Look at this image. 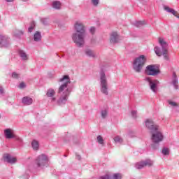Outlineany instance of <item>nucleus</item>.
<instances>
[{
  "label": "nucleus",
  "mask_w": 179,
  "mask_h": 179,
  "mask_svg": "<svg viewBox=\"0 0 179 179\" xmlns=\"http://www.w3.org/2000/svg\"><path fill=\"white\" fill-rule=\"evenodd\" d=\"M59 82L64 83L59 88L58 93L60 95V97L57 101V104H59V106H62V104H65L66 101H68V97L71 94V90H69V88L68 87V85L71 83V78H69V76L66 75L60 78Z\"/></svg>",
  "instance_id": "f257e3e1"
},
{
  "label": "nucleus",
  "mask_w": 179,
  "mask_h": 179,
  "mask_svg": "<svg viewBox=\"0 0 179 179\" xmlns=\"http://www.w3.org/2000/svg\"><path fill=\"white\" fill-rule=\"evenodd\" d=\"M146 56L145 55H140L136 59H134L133 62V69L135 71V72H137V73H140V72H142V69H143V66H145V64H146Z\"/></svg>",
  "instance_id": "f03ea898"
},
{
  "label": "nucleus",
  "mask_w": 179,
  "mask_h": 179,
  "mask_svg": "<svg viewBox=\"0 0 179 179\" xmlns=\"http://www.w3.org/2000/svg\"><path fill=\"white\" fill-rule=\"evenodd\" d=\"M152 136L151 139L152 141V143L151 144V148L154 150L159 149V143L163 141V134L159 129L155 130L154 132H151Z\"/></svg>",
  "instance_id": "7ed1b4c3"
},
{
  "label": "nucleus",
  "mask_w": 179,
  "mask_h": 179,
  "mask_svg": "<svg viewBox=\"0 0 179 179\" xmlns=\"http://www.w3.org/2000/svg\"><path fill=\"white\" fill-rule=\"evenodd\" d=\"M99 77L101 92L103 94H105V96H108V81H107L106 73H104L103 71H101L99 73Z\"/></svg>",
  "instance_id": "20e7f679"
},
{
  "label": "nucleus",
  "mask_w": 179,
  "mask_h": 179,
  "mask_svg": "<svg viewBox=\"0 0 179 179\" xmlns=\"http://www.w3.org/2000/svg\"><path fill=\"white\" fill-rule=\"evenodd\" d=\"M162 71H160V66L158 64H150L146 66L145 73L148 76H157L160 75Z\"/></svg>",
  "instance_id": "39448f33"
},
{
  "label": "nucleus",
  "mask_w": 179,
  "mask_h": 179,
  "mask_svg": "<svg viewBox=\"0 0 179 179\" xmlns=\"http://www.w3.org/2000/svg\"><path fill=\"white\" fill-rule=\"evenodd\" d=\"M86 34L75 32L72 34V40L77 47L82 48L85 45V37Z\"/></svg>",
  "instance_id": "423d86ee"
},
{
  "label": "nucleus",
  "mask_w": 179,
  "mask_h": 179,
  "mask_svg": "<svg viewBox=\"0 0 179 179\" xmlns=\"http://www.w3.org/2000/svg\"><path fill=\"white\" fill-rule=\"evenodd\" d=\"M48 163V157L44 154H41L36 157L35 159V166L38 169H43V167L47 166Z\"/></svg>",
  "instance_id": "0eeeda50"
},
{
  "label": "nucleus",
  "mask_w": 179,
  "mask_h": 179,
  "mask_svg": "<svg viewBox=\"0 0 179 179\" xmlns=\"http://www.w3.org/2000/svg\"><path fill=\"white\" fill-rule=\"evenodd\" d=\"M158 41L162 49L164 59H165V61H170V56L169 55V45L167 44V42H166L162 38H159Z\"/></svg>",
  "instance_id": "6e6552de"
},
{
  "label": "nucleus",
  "mask_w": 179,
  "mask_h": 179,
  "mask_svg": "<svg viewBox=\"0 0 179 179\" xmlns=\"http://www.w3.org/2000/svg\"><path fill=\"white\" fill-rule=\"evenodd\" d=\"M145 80L149 84L151 90H152L154 93H156V92H157V85L159 82L157 79L152 80L150 77H145Z\"/></svg>",
  "instance_id": "1a4fd4ad"
},
{
  "label": "nucleus",
  "mask_w": 179,
  "mask_h": 179,
  "mask_svg": "<svg viewBox=\"0 0 179 179\" xmlns=\"http://www.w3.org/2000/svg\"><path fill=\"white\" fill-rule=\"evenodd\" d=\"M4 134L6 139H12L14 138L15 141H18V142H22V138L15 135V134H13V130L10 129H6V130H4Z\"/></svg>",
  "instance_id": "9d476101"
},
{
  "label": "nucleus",
  "mask_w": 179,
  "mask_h": 179,
  "mask_svg": "<svg viewBox=\"0 0 179 179\" xmlns=\"http://www.w3.org/2000/svg\"><path fill=\"white\" fill-rule=\"evenodd\" d=\"M76 33L86 34V27L80 21H77L74 24Z\"/></svg>",
  "instance_id": "9b49d317"
},
{
  "label": "nucleus",
  "mask_w": 179,
  "mask_h": 179,
  "mask_svg": "<svg viewBox=\"0 0 179 179\" xmlns=\"http://www.w3.org/2000/svg\"><path fill=\"white\" fill-rule=\"evenodd\" d=\"M145 126L149 129L150 134L151 132H155L159 129V126L155 124V122L152 119H147L145 121Z\"/></svg>",
  "instance_id": "f8f14e48"
},
{
  "label": "nucleus",
  "mask_w": 179,
  "mask_h": 179,
  "mask_svg": "<svg viewBox=\"0 0 179 179\" xmlns=\"http://www.w3.org/2000/svg\"><path fill=\"white\" fill-rule=\"evenodd\" d=\"M146 166L148 167L153 166V161L150 159H146L145 161L138 162L136 164L135 167L138 170H141V169H143V167H146Z\"/></svg>",
  "instance_id": "ddd939ff"
},
{
  "label": "nucleus",
  "mask_w": 179,
  "mask_h": 179,
  "mask_svg": "<svg viewBox=\"0 0 179 179\" xmlns=\"http://www.w3.org/2000/svg\"><path fill=\"white\" fill-rule=\"evenodd\" d=\"M9 45H10V41L8 37L5 35L0 34V47L8 48Z\"/></svg>",
  "instance_id": "4468645a"
},
{
  "label": "nucleus",
  "mask_w": 179,
  "mask_h": 179,
  "mask_svg": "<svg viewBox=\"0 0 179 179\" xmlns=\"http://www.w3.org/2000/svg\"><path fill=\"white\" fill-rule=\"evenodd\" d=\"M3 159H4V162H7V163H9L10 164H15V163L17 162V159H16V157H13L10 156V155L9 154H4Z\"/></svg>",
  "instance_id": "2eb2a0df"
},
{
  "label": "nucleus",
  "mask_w": 179,
  "mask_h": 179,
  "mask_svg": "<svg viewBox=\"0 0 179 179\" xmlns=\"http://www.w3.org/2000/svg\"><path fill=\"white\" fill-rule=\"evenodd\" d=\"M120 41V36L117 32H112L110 38V43L112 44H115Z\"/></svg>",
  "instance_id": "dca6fc26"
},
{
  "label": "nucleus",
  "mask_w": 179,
  "mask_h": 179,
  "mask_svg": "<svg viewBox=\"0 0 179 179\" xmlns=\"http://www.w3.org/2000/svg\"><path fill=\"white\" fill-rule=\"evenodd\" d=\"M22 101L24 106H31V104H33V99L30 96H24Z\"/></svg>",
  "instance_id": "f3484780"
},
{
  "label": "nucleus",
  "mask_w": 179,
  "mask_h": 179,
  "mask_svg": "<svg viewBox=\"0 0 179 179\" xmlns=\"http://www.w3.org/2000/svg\"><path fill=\"white\" fill-rule=\"evenodd\" d=\"M85 54L87 57H89V58H96V52L91 49H86L85 50Z\"/></svg>",
  "instance_id": "a211bd4d"
},
{
  "label": "nucleus",
  "mask_w": 179,
  "mask_h": 179,
  "mask_svg": "<svg viewBox=\"0 0 179 179\" xmlns=\"http://www.w3.org/2000/svg\"><path fill=\"white\" fill-rule=\"evenodd\" d=\"M172 85L174 86L175 89H178V79L177 78V74L173 72Z\"/></svg>",
  "instance_id": "6ab92c4d"
},
{
  "label": "nucleus",
  "mask_w": 179,
  "mask_h": 179,
  "mask_svg": "<svg viewBox=\"0 0 179 179\" xmlns=\"http://www.w3.org/2000/svg\"><path fill=\"white\" fill-rule=\"evenodd\" d=\"M164 10H166V12H169V13H172L173 16H176V17H179V14L177 13V11L176 10L170 8L169 6H164Z\"/></svg>",
  "instance_id": "aec40b11"
},
{
  "label": "nucleus",
  "mask_w": 179,
  "mask_h": 179,
  "mask_svg": "<svg viewBox=\"0 0 179 179\" xmlns=\"http://www.w3.org/2000/svg\"><path fill=\"white\" fill-rule=\"evenodd\" d=\"M18 54L23 61H27V59H29L27 54L26 53V52H24V50H19Z\"/></svg>",
  "instance_id": "412c9836"
},
{
  "label": "nucleus",
  "mask_w": 179,
  "mask_h": 179,
  "mask_svg": "<svg viewBox=\"0 0 179 179\" xmlns=\"http://www.w3.org/2000/svg\"><path fill=\"white\" fill-rule=\"evenodd\" d=\"M34 41H41V32L36 31L34 34Z\"/></svg>",
  "instance_id": "4be33fe9"
},
{
  "label": "nucleus",
  "mask_w": 179,
  "mask_h": 179,
  "mask_svg": "<svg viewBox=\"0 0 179 179\" xmlns=\"http://www.w3.org/2000/svg\"><path fill=\"white\" fill-rule=\"evenodd\" d=\"M52 6L54 9L59 10L61 9V1H55L52 3Z\"/></svg>",
  "instance_id": "5701e85b"
},
{
  "label": "nucleus",
  "mask_w": 179,
  "mask_h": 179,
  "mask_svg": "<svg viewBox=\"0 0 179 179\" xmlns=\"http://www.w3.org/2000/svg\"><path fill=\"white\" fill-rule=\"evenodd\" d=\"M46 96L48 97H54V96H55V91L52 89L48 90Z\"/></svg>",
  "instance_id": "b1692460"
},
{
  "label": "nucleus",
  "mask_w": 179,
  "mask_h": 179,
  "mask_svg": "<svg viewBox=\"0 0 179 179\" xmlns=\"http://www.w3.org/2000/svg\"><path fill=\"white\" fill-rule=\"evenodd\" d=\"M31 145L34 150H38V148L40 146L38 141L34 140L31 143Z\"/></svg>",
  "instance_id": "393cba45"
},
{
  "label": "nucleus",
  "mask_w": 179,
  "mask_h": 179,
  "mask_svg": "<svg viewBox=\"0 0 179 179\" xmlns=\"http://www.w3.org/2000/svg\"><path fill=\"white\" fill-rule=\"evenodd\" d=\"M101 115L103 120L107 118V116L108 115V110H107L106 109L102 110L101 111Z\"/></svg>",
  "instance_id": "a878e982"
},
{
  "label": "nucleus",
  "mask_w": 179,
  "mask_h": 179,
  "mask_svg": "<svg viewBox=\"0 0 179 179\" xmlns=\"http://www.w3.org/2000/svg\"><path fill=\"white\" fill-rule=\"evenodd\" d=\"M35 29H36V23H34V22H31L30 27L28 29L29 33H31L33 30H34Z\"/></svg>",
  "instance_id": "bb28decb"
},
{
  "label": "nucleus",
  "mask_w": 179,
  "mask_h": 179,
  "mask_svg": "<svg viewBox=\"0 0 179 179\" xmlns=\"http://www.w3.org/2000/svg\"><path fill=\"white\" fill-rule=\"evenodd\" d=\"M162 155L164 156H168L170 155V150L167 148H164L162 151Z\"/></svg>",
  "instance_id": "cd10ccee"
},
{
  "label": "nucleus",
  "mask_w": 179,
  "mask_h": 179,
  "mask_svg": "<svg viewBox=\"0 0 179 179\" xmlns=\"http://www.w3.org/2000/svg\"><path fill=\"white\" fill-rule=\"evenodd\" d=\"M155 52L156 54V55H157V57H162V52H160V48L157 46H156L154 48Z\"/></svg>",
  "instance_id": "c85d7f7f"
},
{
  "label": "nucleus",
  "mask_w": 179,
  "mask_h": 179,
  "mask_svg": "<svg viewBox=\"0 0 179 179\" xmlns=\"http://www.w3.org/2000/svg\"><path fill=\"white\" fill-rule=\"evenodd\" d=\"M114 141L116 143H122V138H121V136H115L114 138Z\"/></svg>",
  "instance_id": "c756f323"
},
{
  "label": "nucleus",
  "mask_w": 179,
  "mask_h": 179,
  "mask_svg": "<svg viewBox=\"0 0 179 179\" xmlns=\"http://www.w3.org/2000/svg\"><path fill=\"white\" fill-rule=\"evenodd\" d=\"M41 22H42L43 24L47 26V24L50 23V20H48V18H42Z\"/></svg>",
  "instance_id": "7c9ffc66"
},
{
  "label": "nucleus",
  "mask_w": 179,
  "mask_h": 179,
  "mask_svg": "<svg viewBox=\"0 0 179 179\" xmlns=\"http://www.w3.org/2000/svg\"><path fill=\"white\" fill-rule=\"evenodd\" d=\"M97 141L98 143H99L100 145H104V139H103V137H101V136H97Z\"/></svg>",
  "instance_id": "2f4dec72"
},
{
  "label": "nucleus",
  "mask_w": 179,
  "mask_h": 179,
  "mask_svg": "<svg viewBox=\"0 0 179 179\" xmlns=\"http://www.w3.org/2000/svg\"><path fill=\"white\" fill-rule=\"evenodd\" d=\"M143 24H146L145 21H138L136 22V27H141V26H143Z\"/></svg>",
  "instance_id": "473e14b6"
},
{
  "label": "nucleus",
  "mask_w": 179,
  "mask_h": 179,
  "mask_svg": "<svg viewBox=\"0 0 179 179\" xmlns=\"http://www.w3.org/2000/svg\"><path fill=\"white\" fill-rule=\"evenodd\" d=\"M113 178L114 179H122V175H121V173H115V174H113Z\"/></svg>",
  "instance_id": "72a5a7b5"
},
{
  "label": "nucleus",
  "mask_w": 179,
  "mask_h": 179,
  "mask_svg": "<svg viewBox=\"0 0 179 179\" xmlns=\"http://www.w3.org/2000/svg\"><path fill=\"white\" fill-rule=\"evenodd\" d=\"M168 103H169V104H170V106H172V107H178V104H177V103H176L174 101H169Z\"/></svg>",
  "instance_id": "f704fd0d"
},
{
  "label": "nucleus",
  "mask_w": 179,
  "mask_h": 179,
  "mask_svg": "<svg viewBox=\"0 0 179 179\" xmlns=\"http://www.w3.org/2000/svg\"><path fill=\"white\" fill-rule=\"evenodd\" d=\"M90 33H91V34H94V33H96V27H92L90 29Z\"/></svg>",
  "instance_id": "c9c22d12"
},
{
  "label": "nucleus",
  "mask_w": 179,
  "mask_h": 179,
  "mask_svg": "<svg viewBox=\"0 0 179 179\" xmlns=\"http://www.w3.org/2000/svg\"><path fill=\"white\" fill-rule=\"evenodd\" d=\"M12 78H14V79H19V74L16 72H13L12 73Z\"/></svg>",
  "instance_id": "e433bc0d"
},
{
  "label": "nucleus",
  "mask_w": 179,
  "mask_h": 179,
  "mask_svg": "<svg viewBox=\"0 0 179 179\" xmlns=\"http://www.w3.org/2000/svg\"><path fill=\"white\" fill-rule=\"evenodd\" d=\"M94 6H97L99 5V0H92Z\"/></svg>",
  "instance_id": "4c0bfd02"
},
{
  "label": "nucleus",
  "mask_w": 179,
  "mask_h": 179,
  "mask_svg": "<svg viewBox=\"0 0 179 179\" xmlns=\"http://www.w3.org/2000/svg\"><path fill=\"white\" fill-rule=\"evenodd\" d=\"M136 114H137L136 110H131V115L133 118H136Z\"/></svg>",
  "instance_id": "58836bf2"
},
{
  "label": "nucleus",
  "mask_w": 179,
  "mask_h": 179,
  "mask_svg": "<svg viewBox=\"0 0 179 179\" xmlns=\"http://www.w3.org/2000/svg\"><path fill=\"white\" fill-rule=\"evenodd\" d=\"M20 89H24V87H26V84L24 83H21L19 85Z\"/></svg>",
  "instance_id": "ea45409f"
},
{
  "label": "nucleus",
  "mask_w": 179,
  "mask_h": 179,
  "mask_svg": "<svg viewBox=\"0 0 179 179\" xmlns=\"http://www.w3.org/2000/svg\"><path fill=\"white\" fill-rule=\"evenodd\" d=\"M100 179H110V178L108 177V175H106L101 177Z\"/></svg>",
  "instance_id": "a19ab883"
},
{
  "label": "nucleus",
  "mask_w": 179,
  "mask_h": 179,
  "mask_svg": "<svg viewBox=\"0 0 179 179\" xmlns=\"http://www.w3.org/2000/svg\"><path fill=\"white\" fill-rule=\"evenodd\" d=\"M3 88L2 87H0V94H3Z\"/></svg>",
  "instance_id": "79ce46f5"
},
{
  "label": "nucleus",
  "mask_w": 179,
  "mask_h": 179,
  "mask_svg": "<svg viewBox=\"0 0 179 179\" xmlns=\"http://www.w3.org/2000/svg\"><path fill=\"white\" fill-rule=\"evenodd\" d=\"M76 159H77V160H80V159H81L80 155L76 154Z\"/></svg>",
  "instance_id": "37998d69"
},
{
  "label": "nucleus",
  "mask_w": 179,
  "mask_h": 179,
  "mask_svg": "<svg viewBox=\"0 0 179 179\" xmlns=\"http://www.w3.org/2000/svg\"><path fill=\"white\" fill-rule=\"evenodd\" d=\"M55 100H57V99L55 97L52 98V101H55Z\"/></svg>",
  "instance_id": "c03bdc74"
},
{
  "label": "nucleus",
  "mask_w": 179,
  "mask_h": 179,
  "mask_svg": "<svg viewBox=\"0 0 179 179\" xmlns=\"http://www.w3.org/2000/svg\"><path fill=\"white\" fill-rule=\"evenodd\" d=\"M6 2H13V0H6Z\"/></svg>",
  "instance_id": "a18cd8bd"
},
{
  "label": "nucleus",
  "mask_w": 179,
  "mask_h": 179,
  "mask_svg": "<svg viewBox=\"0 0 179 179\" xmlns=\"http://www.w3.org/2000/svg\"><path fill=\"white\" fill-rule=\"evenodd\" d=\"M22 1H23L24 2H26V1H29V0H22Z\"/></svg>",
  "instance_id": "49530a36"
},
{
  "label": "nucleus",
  "mask_w": 179,
  "mask_h": 179,
  "mask_svg": "<svg viewBox=\"0 0 179 179\" xmlns=\"http://www.w3.org/2000/svg\"><path fill=\"white\" fill-rule=\"evenodd\" d=\"M20 34H23V32H22V31H20Z\"/></svg>",
  "instance_id": "de8ad7c7"
},
{
  "label": "nucleus",
  "mask_w": 179,
  "mask_h": 179,
  "mask_svg": "<svg viewBox=\"0 0 179 179\" xmlns=\"http://www.w3.org/2000/svg\"><path fill=\"white\" fill-rule=\"evenodd\" d=\"M0 118H1V114H0Z\"/></svg>",
  "instance_id": "09e8293b"
}]
</instances>
